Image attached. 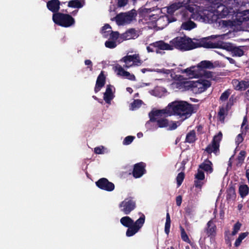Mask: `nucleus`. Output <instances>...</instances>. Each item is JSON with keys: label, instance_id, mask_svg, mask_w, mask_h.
Segmentation results:
<instances>
[{"label": "nucleus", "instance_id": "nucleus-1", "mask_svg": "<svg viewBox=\"0 0 249 249\" xmlns=\"http://www.w3.org/2000/svg\"><path fill=\"white\" fill-rule=\"evenodd\" d=\"M149 121L152 123L156 122L158 127H166L169 125V120L166 117L171 116V103L162 109L153 108L148 114Z\"/></svg>", "mask_w": 249, "mask_h": 249}, {"label": "nucleus", "instance_id": "nucleus-2", "mask_svg": "<svg viewBox=\"0 0 249 249\" xmlns=\"http://www.w3.org/2000/svg\"><path fill=\"white\" fill-rule=\"evenodd\" d=\"M141 216L137 220L134 221L129 216H125L122 217L120 223L124 227L127 228L126 231V236L131 237L138 232L143 226L145 216L144 214L140 213Z\"/></svg>", "mask_w": 249, "mask_h": 249}, {"label": "nucleus", "instance_id": "nucleus-3", "mask_svg": "<svg viewBox=\"0 0 249 249\" xmlns=\"http://www.w3.org/2000/svg\"><path fill=\"white\" fill-rule=\"evenodd\" d=\"M229 4H231L232 6L229 5L226 6L225 5L222 4L221 2L223 1H220L219 4L215 6V8H212L213 12L212 13L213 14L214 16H215L216 18H223L229 15H232L235 12V11L237 10L236 8L237 4L235 3V0H228Z\"/></svg>", "mask_w": 249, "mask_h": 249}, {"label": "nucleus", "instance_id": "nucleus-4", "mask_svg": "<svg viewBox=\"0 0 249 249\" xmlns=\"http://www.w3.org/2000/svg\"><path fill=\"white\" fill-rule=\"evenodd\" d=\"M193 112L191 106L184 101L172 102V114L179 116L182 120L189 117Z\"/></svg>", "mask_w": 249, "mask_h": 249}, {"label": "nucleus", "instance_id": "nucleus-5", "mask_svg": "<svg viewBox=\"0 0 249 249\" xmlns=\"http://www.w3.org/2000/svg\"><path fill=\"white\" fill-rule=\"evenodd\" d=\"M193 1L194 0H184L183 1L179 2V5L177 7H176L174 4H172V10L174 9L175 10L178 7L185 6L188 11L192 13L191 15V18H192L198 20H203L204 19V16L206 15V11H204L203 8H200L196 5H186L188 2H190L191 1L193 2Z\"/></svg>", "mask_w": 249, "mask_h": 249}, {"label": "nucleus", "instance_id": "nucleus-6", "mask_svg": "<svg viewBox=\"0 0 249 249\" xmlns=\"http://www.w3.org/2000/svg\"><path fill=\"white\" fill-rule=\"evenodd\" d=\"M52 19L55 24L65 28L70 27L75 24L74 18L66 13L53 14Z\"/></svg>", "mask_w": 249, "mask_h": 249}, {"label": "nucleus", "instance_id": "nucleus-7", "mask_svg": "<svg viewBox=\"0 0 249 249\" xmlns=\"http://www.w3.org/2000/svg\"><path fill=\"white\" fill-rule=\"evenodd\" d=\"M194 39L184 36H178L172 40V47L182 50L188 51L194 49Z\"/></svg>", "mask_w": 249, "mask_h": 249}, {"label": "nucleus", "instance_id": "nucleus-8", "mask_svg": "<svg viewBox=\"0 0 249 249\" xmlns=\"http://www.w3.org/2000/svg\"><path fill=\"white\" fill-rule=\"evenodd\" d=\"M182 72L186 73L187 76L189 78H193L195 77H204L207 78H212L213 73L210 71H207L205 70H199V67L197 66H193L189 68L184 70Z\"/></svg>", "mask_w": 249, "mask_h": 249}, {"label": "nucleus", "instance_id": "nucleus-9", "mask_svg": "<svg viewBox=\"0 0 249 249\" xmlns=\"http://www.w3.org/2000/svg\"><path fill=\"white\" fill-rule=\"evenodd\" d=\"M120 61L125 63L123 67L125 69H128L133 66H139L141 65L142 63L138 54L126 55L122 57Z\"/></svg>", "mask_w": 249, "mask_h": 249}, {"label": "nucleus", "instance_id": "nucleus-10", "mask_svg": "<svg viewBox=\"0 0 249 249\" xmlns=\"http://www.w3.org/2000/svg\"><path fill=\"white\" fill-rule=\"evenodd\" d=\"M136 15V13L132 10L127 13H121L117 14L113 19H115L117 25H123L130 23Z\"/></svg>", "mask_w": 249, "mask_h": 249}, {"label": "nucleus", "instance_id": "nucleus-11", "mask_svg": "<svg viewBox=\"0 0 249 249\" xmlns=\"http://www.w3.org/2000/svg\"><path fill=\"white\" fill-rule=\"evenodd\" d=\"M194 49L198 47H204L206 48H221L222 42L213 43L208 40L207 38L200 39H194Z\"/></svg>", "mask_w": 249, "mask_h": 249}, {"label": "nucleus", "instance_id": "nucleus-12", "mask_svg": "<svg viewBox=\"0 0 249 249\" xmlns=\"http://www.w3.org/2000/svg\"><path fill=\"white\" fill-rule=\"evenodd\" d=\"M136 202L131 197L126 198L119 204L121 211L125 214H129L136 208Z\"/></svg>", "mask_w": 249, "mask_h": 249}, {"label": "nucleus", "instance_id": "nucleus-13", "mask_svg": "<svg viewBox=\"0 0 249 249\" xmlns=\"http://www.w3.org/2000/svg\"><path fill=\"white\" fill-rule=\"evenodd\" d=\"M222 137V133L219 132L217 135L213 137L212 143L207 146L205 151L209 154H211L212 152L216 154L219 151V142L221 140Z\"/></svg>", "mask_w": 249, "mask_h": 249}, {"label": "nucleus", "instance_id": "nucleus-14", "mask_svg": "<svg viewBox=\"0 0 249 249\" xmlns=\"http://www.w3.org/2000/svg\"><path fill=\"white\" fill-rule=\"evenodd\" d=\"M211 86L210 82L207 80L200 79L194 82L192 84V90L196 93L204 91Z\"/></svg>", "mask_w": 249, "mask_h": 249}, {"label": "nucleus", "instance_id": "nucleus-15", "mask_svg": "<svg viewBox=\"0 0 249 249\" xmlns=\"http://www.w3.org/2000/svg\"><path fill=\"white\" fill-rule=\"evenodd\" d=\"M95 184L100 189L107 192H111L115 189L114 184L105 178L98 179L96 181Z\"/></svg>", "mask_w": 249, "mask_h": 249}, {"label": "nucleus", "instance_id": "nucleus-16", "mask_svg": "<svg viewBox=\"0 0 249 249\" xmlns=\"http://www.w3.org/2000/svg\"><path fill=\"white\" fill-rule=\"evenodd\" d=\"M146 164L143 162H140L134 165L132 172L133 176L136 178H140L146 172Z\"/></svg>", "mask_w": 249, "mask_h": 249}, {"label": "nucleus", "instance_id": "nucleus-17", "mask_svg": "<svg viewBox=\"0 0 249 249\" xmlns=\"http://www.w3.org/2000/svg\"><path fill=\"white\" fill-rule=\"evenodd\" d=\"M222 49L227 50V51H231L234 55L238 56H241L244 54L243 51L241 49L240 47H234L230 43H226L222 42L221 45Z\"/></svg>", "mask_w": 249, "mask_h": 249}, {"label": "nucleus", "instance_id": "nucleus-18", "mask_svg": "<svg viewBox=\"0 0 249 249\" xmlns=\"http://www.w3.org/2000/svg\"><path fill=\"white\" fill-rule=\"evenodd\" d=\"M139 36V32L134 28H130L121 35L120 37L124 40L137 38Z\"/></svg>", "mask_w": 249, "mask_h": 249}, {"label": "nucleus", "instance_id": "nucleus-19", "mask_svg": "<svg viewBox=\"0 0 249 249\" xmlns=\"http://www.w3.org/2000/svg\"><path fill=\"white\" fill-rule=\"evenodd\" d=\"M155 47L157 53H160V50H171V45L164 42L163 40H160L152 43Z\"/></svg>", "mask_w": 249, "mask_h": 249}, {"label": "nucleus", "instance_id": "nucleus-20", "mask_svg": "<svg viewBox=\"0 0 249 249\" xmlns=\"http://www.w3.org/2000/svg\"><path fill=\"white\" fill-rule=\"evenodd\" d=\"M232 84L236 90H244L249 88V80L240 81L237 79H234L232 81Z\"/></svg>", "mask_w": 249, "mask_h": 249}, {"label": "nucleus", "instance_id": "nucleus-21", "mask_svg": "<svg viewBox=\"0 0 249 249\" xmlns=\"http://www.w3.org/2000/svg\"><path fill=\"white\" fill-rule=\"evenodd\" d=\"M106 84V76L103 71H101L97 77L94 91L95 93L99 92Z\"/></svg>", "mask_w": 249, "mask_h": 249}, {"label": "nucleus", "instance_id": "nucleus-22", "mask_svg": "<svg viewBox=\"0 0 249 249\" xmlns=\"http://www.w3.org/2000/svg\"><path fill=\"white\" fill-rule=\"evenodd\" d=\"M60 4L59 0H50L47 2V7L53 14L59 13Z\"/></svg>", "mask_w": 249, "mask_h": 249}, {"label": "nucleus", "instance_id": "nucleus-23", "mask_svg": "<svg viewBox=\"0 0 249 249\" xmlns=\"http://www.w3.org/2000/svg\"><path fill=\"white\" fill-rule=\"evenodd\" d=\"M115 69L118 71L117 74L124 77L130 80H135L136 78L134 74L125 71L121 66L118 65L115 66Z\"/></svg>", "mask_w": 249, "mask_h": 249}, {"label": "nucleus", "instance_id": "nucleus-24", "mask_svg": "<svg viewBox=\"0 0 249 249\" xmlns=\"http://www.w3.org/2000/svg\"><path fill=\"white\" fill-rule=\"evenodd\" d=\"M171 22V17L169 15L160 17L156 21V25L160 29H163Z\"/></svg>", "mask_w": 249, "mask_h": 249}, {"label": "nucleus", "instance_id": "nucleus-25", "mask_svg": "<svg viewBox=\"0 0 249 249\" xmlns=\"http://www.w3.org/2000/svg\"><path fill=\"white\" fill-rule=\"evenodd\" d=\"M247 119L246 117H244L241 129L242 130V133L237 135L236 138V142L238 145L243 141V138L242 136L243 134L246 133L247 130L248 129V126L247 125Z\"/></svg>", "mask_w": 249, "mask_h": 249}, {"label": "nucleus", "instance_id": "nucleus-26", "mask_svg": "<svg viewBox=\"0 0 249 249\" xmlns=\"http://www.w3.org/2000/svg\"><path fill=\"white\" fill-rule=\"evenodd\" d=\"M113 97L111 87L110 85H107L104 94V100L107 104H110Z\"/></svg>", "mask_w": 249, "mask_h": 249}, {"label": "nucleus", "instance_id": "nucleus-27", "mask_svg": "<svg viewBox=\"0 0 249 249\" xmlns=\"http://www.w3.org/2000/svg\"><path fill=\"white\" fill-rule=\"evenodd\" d=\"M199 168L201 170H203L208 173H211L213 171L212 163L209 160H205L202 163L200 164Z\"/></svg>", "mask_w": 249, "mask_h": 249}, {"label": "nucleus", "instance_id": "nucleus-28", "mask_svg": "<svg viewBox=\"0 0 249 249\" xmlns=\"http://www.w3.org/2000/svg\"><path fill=\"white\" fill-rule=\"evenodd\" d=\"M206 231L208 236L215 235L216 233V226L212 220H210L208 222Z\"/></svg>", "mask_w": 249, "mask_h": 249}, {"label": "nucleus", "instance_id": "nucleus-29", "mask_svg": "<svg viewBox=\"0 0 249 249\" xmlns=\"http://www.w3.org/2000/svg\"><path fill=\"white\" fill-rule=\"evenodd\" d=\"M199 67V70L205 69H211L214 68L213 64L210 61L204 60L201 61L197 66Z\"/></svg>", "mask_w": 249, "mask_h": 249}, {"label": "nucleus", "instance_id": "nucleus-30", "mask_svg": "<svg viewBox=\"0 0 249 249\" xmlns=\"http://www.w3.org/2000/svg\"><path fill=\"white\" fill-rule=\"evenodd\" d=\"M195 178L197 179V180L195 182L196 186L201 187V184L200 181H199V180H203L205 178L204 174L202 170L198 168L197 170V173L195 175Z\"/></svg>", "mask_w": 249, "mask_h": 249}, {"label": "nucleus", "instance_id": "nucleus-31", "mask_svg": "<svg viewBox=\"0 0 249 249\" xmlns=\"http://www.w3.org/2000/svg\"><path fill=\"white\" fill-rule=\"evenodd\" d=\"M228 104L226 107H221L219 111L218 112V115L219 117V120L222 122H224L225 117L227 115V112H228Z\"/></svg>", "mask_w": 249, "mask_h": 249}, {"label": "nucleus", "instance_id": "nucleus-32", "mask_svg": "<svg viewBox=\"0 0 249 249\" xmlns=\"http://www.w3.org/2000/svg\"><path fill=\"white\" fill-rule=\"evenodd\" d=\"M196 140V133L194 130L191 131L189 132L186 137V142L189 143H193Z\"/></svg>", "mask_w": 249, "mask_h": 249}, {"label": "nucleus", "instance_id": "nucleus-33", "mask_svg": "<svg viewBox=\"0 0 249 249\" xmlns=\"http://www.w3.org/2000/svg\"><path fill=\"white\" fill-rule=\"evenodd\" d=\"M68 6L73 8H80L83 4L79 0H71L68 2Z\"/></svg>", "mask_w": 249, "mask_h": 249}, {"label": "nucleus", "instance_id": "nucleus-34", "mask_svg": "<svg viewBox=\"0 0 249 249\" xmlns=\"http://www.w3.org/2000/svg\"><path fill=\"white\" fill-rule=\"evenodd\" d=\"M238 17L239 18L240 22L248 21L249 20V10H245L241 13H239Z\"/></svg>", "mask_w": 249, "mask_h": 249}, {"label": "nucleus", "instance_id": "nucleus-35", "mask_svg": "<svg viewBox=\"0 0 249 249\" xmlns=\"http://www.w3.org/2000/svg\"><path fill=\"white\" fill-rule=\"evenodd\" d=\"M249 187L247 185H241L239 188V192L241 196L243 198L249 193Z\"/></svg>", "mask_w": 249, "mask_h": 249}, {"label": "nucleus", "instance_id": "nucleus-36", "mask_svg": "<svg viewBox=\"0 0 249 249\" xmlns=\"http://www.w3.org/2000/svg\"><path fill=\"white\" fill-rule=\"evenodd\" d=\"M170 224H171V219L168 210H167V212L166 213V220L165 224V232L168 235L170 232Z\"/></svg>", "mask_w": 249, "mask_h": 249}, {"label": "nucleus", "instance_id": "nucleus-37", "mask_svg": "<svg viewBox=\"0 0 249 249\" xmlns=\"http://www.w3.org/2000/svg\"><path fill=\"white\" fill-rule=\"evenodd\" d=\"M196 24L191 21H188L182 24L181 27L184 30H190L196 27Z\"/></svg>", "mask_w": 249, "mask_h": 249}, {"label": "nucleus", "instance_id": "nucleus-38", "mask_svg": "<svg viewBox=\"0 0 249 249\" xmlns=\"http://www.w3.org/2000/svg\"><path fill=\"white\" fill-rule=\"evenodd\" d=\"M248 234L249 233L247 232L240 233L238 238L236 240L234 243V245L236 247H238L240 245L242 240H243L246 237H247Z\"/></svg>", "mask_w": 249, "mask_h": 249}, {"label": "nucleus", "instance_id": "nucleus-39", "mask_svg": "<svg viewBox=\"0 0 249 249\" xmlns=\"http://www.w3.org/2000/svg\"><path fill=\"white\" fill-rule=\"evenodd\" d=\"M111 27L108 24H106L102 28V33L105 37H107L109 35V33L111 30H109L107 31V29H111Z\"/></svg>", "mask_w": 249, "mask_h": 249}, {"label": "nucleus", "instance_id": "nucleus-40", "mask_svg": "<svg viewBox=\"0 0 249 249\" xmlns=\"http://www.w3.org/2000/svg\"><path fill=\"white\" fill-rule=\"evenodd\" d=\"M105 45L107 48L110 49H113L117 46L116 42L115 41L113 40H110L109 39L106 41Z\"/></svg>", "mask_w": 249, "mask_h": 249}, {"label": "nucleus", "instance_id": "nucleus-41", "mask_svg": "<svg viewBox=\"0 0 249 249\" xmlns=\"http://www.w3.org/2000/svg\"><path fill=\"white\" fill-rule=\"evenodd\" d=\"M151 9L150 8H143L140 10V13L142 17H152V15H149L151 12Z\"/></svg>", "mask_w": 249, "mask_h": 249}, {"label": "nucleus", "instance_id": "nucleus-42", "mask_svg": "<svg viewBox=\"0 0 249 249\" xmlns=\"http://www.w3.org/2000/svg\"><path fill=\"white\" fill-rule=\"evenodd\" d=\"M142 101L139 99L134 100L131 104L133 109L140 107L142 104Z\"/></svg>", "mask_w": 249, "mask_h": 249}, {"label": "nucleus", "instance_id": "nucleus-43", "mask_svg": "<svg viewBox=\"0 0 249 249\" xmlns=\"http://www.w3.org/2000/svg\"><path fill=\"white\" fill-rule=\"evenodd\" d=\"M109 35V39H112L116 41L119 36V33L117 31H112L111 30Z\"/></svg>", "mask_w": 249, "mask_h": 249}, {"label": "nucleus", "instance_id": "nucleus-44", "mask_svg": "<svg viewBox=\"0 0 249 249\" xmlns=\"http://www.w3.org/2000/svg\"><path fill=\"white\" fill-rule=\"evenodd\" d=\"M241 225H242L239 222H237V223H236V224L234 225L233 228V231L231 232L232 235L234 236L235 234H236V233L240 230Z\"/></svg>", "mask_w": 249, "mask_h": 249}, {"label": "nucleus", "instance_id": "nucleus-45", "mask_svg": "<svg viewBox=\"0 0 249 249\" xmlns=\"http://www.w3.org/2000/svg\"><path fill=\"white\" fill-rule=\"evenodd\" d=\"M184 178V174L182 172L179 173L178 174V175L176 178L178 187L181 184Z\"/></svg>", "mask_w": 249, "mask_h": 249}, {"label": "nucleus", "instance_id": "nucleus-46", "mask_svg": "<svg viewBox=\"0 0 249 249\" xmlns=\"http://www.w3.org/2000/svg\"><path fill=\"white\" fill-rule=\"evenodd\" d=\"M134 138L135 137L132 136H128L126 137L123 141V144L124 145L130 144L133 142Z\"/></svg>", "mask_w": 249, "mask_h": 249}, {"label": "nucleus", "instance_id": "nucleus-47", "mask_svg": "<svg viewBox=\"0 0 249 249\" xmlns=\"http://www.w3.org/2000/svg\"><path fill=\"white\" fill-rule=\"evenodd\" d=\"M246 153L245 151H241L238 157V160L239 163H242L244 160Z\"/></svg>", "mask_w": 249, "mask_h": 249}, {"label": "nucleus", "instance_id": "nucleus-48", "mask_svg": "<svg viewBox=\"0 0 249 249\" xmlns=\"http://www.w3.org/2000/svg\"><path fill=\"white\" fill-rule=\"evenodd\" d=\"M181 238L183 240H184V241L187 242H189V241H190L189 239L187 234L186 233L184 230L182 228H181Z\"/></svg>", "mask_w": 249, "mask_h": 249}, {"label": "nucleus", "instance_id": "nucleus-49", "mask_svg": "<svg viewBox=\"0 0 249 249\" xmlns=\"http://www.w3.org/2000/svg\"><path fill=\"white\" fill-rule=\"evenodd\" d=\"M128 0H118L117 5L119 7H124L127 4Z\"/></svg>", "mask_w": 249, "mask_h": 249}, {"label": "nucleus", "instance_id": "nucleus-50", "mask_svg": "<svg viewBox=\"0 0 249 249\" xmlns=\"http://www.w3.org/2000/svg\"><path fill=\"white\" fill-rule=\"evenodd\" d=\"M103 146L96 147L94 148V152L96 154H102L103 153Z\"/></svg>", "mask_w": 249, "mask_h": 249}, {"label": "nucleus", "instance_id": "nucleus-51", "mask_svg": "<svg viewBox=\"0 0 249 249\" xmlns=\"http://www.w3.org/2000/svg\"><path fill=\"white\" fill-rule=\"evenodd\" d=\"M229 92L228 91H225L224 92H223L222 95H221L220 96V100L221 101H225L226 100L229 96Z\"/></svg>", "mask_w": 249, "mask_h": 249}, {"label": "nucleus", "instance_id": "nucleus-52", "mask_svg": "<svg viewBox=\"0 0 249 249\" xmlns=\"http://www.w3.org/2000/svg\"><path fill=\"white\" fill-rule=\"evenodd\" d=\"M85 64L88 66V68H89L90 71H92V63L90 60H86L85 61Z\"/></svg>", "mask_w": 249, "mask_h": 249}, {"label": "nucleus", "instance_id": "nucleus-53", "mask_svg": "<svg viewBox=\"0 0 249 249\" xmlns=\"http://www.w3.org/2000/svg\"><path fill=\"white\" fill-rule=\"evenodd\" d=\"M152 43L150 44L149 46H147L146 49L148 53L156 52L155 47L152 45Z\"/></svg>", "mask_w": 249, "mask_h": 249}, {"label": "nucleus", "instance_id": "nucleus-54", "mask_svg": "<svg viewBox=\"0 0 249 249\" xmlns=\"http://www.w3.org/2000/svg\"><path fill=\"white\" fill-rule=\"evenodd\" d=\"M176 204L178 206H180L182 202V197L181 196H178L176 197Z\"/></svg>", "mask_w": 249, "mask_h": 249}, {"label": "nucleus", "instance_id": "nucleus-55", "mask_svg": "<svg viewBox=\"0 0 249 249\" xmlns=\"http://www.w3.org/2000/svg\"><path fill=\"white\" fill-rule=\"evenodd\" d=\"M182 84L180 82H173L172 83V87L174 89L175 88L181 89L180 87H181Z\"/></svg>", "mask_w": 249, "mask_h": 249}, {"label": "nucleus", "instance_id": "nucleus-56", "mask_svg": "<svg viewBox=\"0 0 249 249\" xmlns=\"http://www.w3.org/2000/svg\"><path fill=\"white\" fill-rule=\"evenodd\" d=\"M180 124V123L179 122H177V123H172V129L177 128V127Z\"/></svg>", "mask_w": 249, "mask_h": 249}, {"label": "nucleus", "instance_id": "nucleus-57", "mask_svg": "<svg viewBox=\"0 0 249 249\" xmlns=\"http://www.w3.org/2000/svg\"><path fill=\"white\" fill-rule=\"evenodd\" d=\"M225 35H213L211 36L210 37L212 39H214L217 37H220L221 38H222L223 36H225Z\"/></svg>", "mask_w": 249, "mask_h": 249}, {"label": "nucleus", "instance_id": "nucleus-58", "mask_svg": "<svg viewBox=\"0 0 249 249\" xmlns=\"http://www.w3.org/2000/svg\"><path fill=\"white\" fill-rule=\"evenodd\" d=\"M152 71L149 69H146V68H144V69H142L141 70V71L143 73H144L146 71Z\"/></svg>", "mask_w": 249, "mask_h": 249}, {"label": "nucleus", "instance_id": "nucleus-59", "mask_svg": "<svg viewBox=\"0 0 249 249\" xmlns=\"http://www.w3.org/2000/svg\"><path fill=\"white\" fill-rule=\"evenodd\" d=\"M167 12L169 14H171V5L167 7Z\"/></svg>", "mask_w": 249, "mask_h": 249}, {"label": "nucleus", "instance_id": "nucleus-60", "mask_svg": "<svg viewBox=\"0 0 249 249\" xmlns=\"http://www.w3.org/2000/svg\"><path fill=\"white\" fill-rule=\"evenodd\" d=\"M245 96L246 99L249 101V89L246 92Z\"/></svg>", "mask_w": 249, "mask_h": 249}, {"label": "nucleus", "instance_id": "nucleus-61", "mask_svg": "<svg viewBox=\"0 0 249 249\" xmlns=\"http://www.w3.org/2000/svg\"><path fill=\"white\" fill-rule=\"evenodd\" d=\"M126 90L129 92L130 93H132V92H133V89H132V88H130V87H128L126 88Z\"/></svg>", "mask_w": 249, "mask_h": 249}, {"label": "nucleus", "instance_id": "nucleus-62", "mask_svg": "<svg viewBox=\"0 0 249 249\" xmlns=\"http://www.w3.org/2000/svg\"><path fill=\"white\" fill-rule=\"evenodd\" d=\"M246 175L248 178V179H249V169H247L246 172Z\"/></svg>", "mask_w": 249, "mask_h": 249}, {"label": "nucleus", "instance_id": "nucleus-63", "mask_svg": "<svg viewBox=\"0 0 249 249\" xmlns=\"http://www.w3.org/2000/svg\"><path fill=\"white\" fill-rule=\"evenodd\" d=\"M143 135L142 133H138V134H137V136L139 138H141V137H142Z\"/></svg>", "mask_w": 249, "mask_h": 249}, {"label": "nucleus", "instance_id": "nucleus-64", "mask_svg": "<svg viewBox=\"0 0 249 249\" xmlns=\"http://www.w3.org/2000/svg\"><path fill=\"white\" fill-rule=\"evenodd\" d=\"M93 98L94 99H95V100H98L97 97L96 96H93Z\"/></svg>", "mask_w": 249, "mask_h": 249}]
</instances>
